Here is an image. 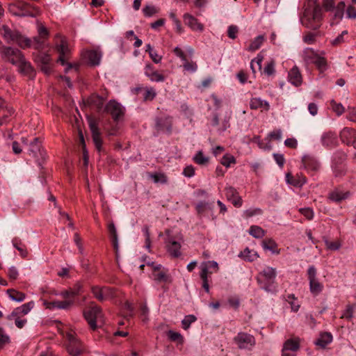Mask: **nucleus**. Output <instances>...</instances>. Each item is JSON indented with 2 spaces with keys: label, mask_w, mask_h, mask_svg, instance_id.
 <instances>
[{
  "label": "nucleus",
  "mask_w": 356,
  "mask_h": 356,
  "mask_svg": "<svg viewBox=\"0 0 356 356\" xmlns=\"http://www.w3.org/2000/svg\"><path fill=\"white\" fill-rule=\"evenodd\" d=\"M174 54L184 63L188 60L187 54L179 47H176L173 50Z\"/></svg>",
  "instance_id": "0e129e2a"
},
{
  "label": "nucleus",
  "mask_w": 356,
  "mask_h": 356,
  "mask_svg": "<svg viewBox=\"0 0 356 356\" xmlns=\"http://www.w3.org/2000/svg\"><path fill=\"white\" fill-rule=\"evenodd\" d=\"M325 243L327 248L331 250H337L341 247V244L338 241H330L326 240Z\"/></svg>",
  "instance_id": "69168bd1"
},
{
  "label": "nucleus",
  "mask_w": 356,
  "mask_h": 356,
  "mask_svg": "<svg viewBox=\"0 0 356 356\" xmlns=\"http://www.w3.org/2000/svg\"><path fill=\"white\" fill-rule=\"evenodd\" d=\"M183 67L185 70L191 72H194L197 69V65L196 63L193 62V61L189 62L188 60H186L184 63Z\"/></svg>",
  "instance_id": "bf43d9fd"
},
{
  "label": "nucleus",
  "mask_w": 356,
  "mask_h": 356,
  "mask_svg": "<svg viewBox=\"0 0 356 356\" xmlns=\"http://www.w3.org/2000/svg\"><path fill=\"white\" fill-rule=\"evenodd\" d=\"M354 314V307L351 305H348L346 307V309L343 312L341 318H346L349 321L352 320Z\"/></svg>",
  "instance_id": "864d4df0"
},
{
  "label": "nucleus",
  "mask_w": 356,
  "mask_h": 356,
  "mask_svg": "<svg viewBox=\"0 0 356 356\" xmlns=\"http://www.w3.org/2000/svg\"><path fill=\"white\" fill-rule=\"evenodd\" d=\"M346 15L348 18L356 19V8L349 6L346 10Z\"/></svg>",
  "instance_id": "774afa93"
},
{
  "label": "nucleus",
  "mask_w": 356,
  "mask_h": 356,
  "mask_svg": "<svg viewBox=\"0 0 356 356\" xmlns=\"http://www.w3.org/2000/svg\"><path fill=\"white\" fill-rule=\"evenodd\" d=\"M105 110L110 113L115 121H117L124 114V108L120 104L115 100H111L106 106Z\"/></svg>",
  "instance_id": "f8f14e48"
},
{
  "label": "nucleus",
  "mask_w": 356,
  "mask_h": 356,
  "mask_svg": "<svg viewBox=\"0 0 356 356\" xmlns=\"http://www.w3.org/2000/svg\"><path fill=\"white\" fill-rule=\"evenodd\" d=\"M249 234L256 238H261L265 235V231L260 227L252 225L249 229Z\"/></svg>",
  "instance_id": "ea45409f"
},
{
  "label": "nucleus",
  "mask_w": 356,
  "mask_h": 356,
  "mask_svg": "<svg viewBox=\"0 0 356 356\" xmlns=\"http://www.w3.org/2000/svg\"><path fill=\"white\" fill-rule=\"evenodd\" d=\"M94 297L99 301L103 302L113 297V291L108 286H95L91 289Z\"/></svg>",
  "instance_id": "9d476101"
},
{
  "label": "nucleus",
  "mask_w": 356,
  "mask_h": 356,
  "mask_svg": "<svg viewBox=\"0 0 356 356\" xmlns=\"http://www.w3.org/2000/svg\"><path fill=\"white\" fill-rule=\"evenodd\" d=\"M143 12L146 17H151L153 15L156 14L158 10L153 6H146L143 8Z\"/></svg>",
  "instance_id": "680f3d73"
},
{
  "label": "nucleus",
  "mask_w": 356,
  "mask_h": 356,
  "mask_svg": "<svg viewBox=\"0 0 356 356\" xmlns=\"http://www.w3.org/2000/svg\"><path fill=\"white\" fill-rule=\"evenodd\" d=\"M286 180L289 184L295 187H302L307 181L305 177H293L290 173L286 174Z\"/></svg>",
  "instance_id": "c85d7f7f"
},
{
  "label": "nucleus",
  "mask_w": 356,
  "mask_h": 356,
  "mask_svg": "<svg viewBox=\"0 0 356 356\" xmlns=\"http://www.w3.org/2000/svg\"><path fill=\"white\" fill-rule=\"evenodd\" d=\"M10 13L17 17H35L40 15L38 8L22 1H17L8 6Z\"/></svg>",
  "instance_id": "7ed1b4c3"
},
{
  "label": "nucleus",
  "mask_w": 356,
  "mask_h": 356,
  "mask_svg": "<svg viewBox=\"0 0 356 356\" xmlns=\"http://www.w3.org/2000/svg\"><path fill=\"white\" fill-rule=\"evenodd\" d=\"M1 34L4 38V40L10 43V42H16L21 47L26 48L29 46V41L24 40L25 44L21 43L22 35L17 31L11 30L8 26L3 25L1 31Z\"/></svg>",
  "instance_id": "423d86ee"
},
{
  "label": "nucleus",
  "mask_w": 356,
  "mask_h": 356,
  "mask_svg": "<svg viewBox=\"0 0 356 356\" xmlns=\"http://www.w3.org/2000/svg\"><path fill=\"white\" fill-rule=\"evenodd\" d=\"M88 103L95 105L98 108H101L104 104L103 99L98 95H92L88 99Z\"/></svg>",
  "instance_id": "37998d69"
},
{
  "label": "nucleus",
  "mask_w": 356,
  "mask_h": 356,
  "mask_svg": "<svg viewBox=\"0 0 356 356\" xmlns=\"http://www.w3.org/2000/svg\"><path fill=\"white\" fill-rule=\"evenodd\" d=\"M332 341V336L329 332L322 333L319 338L315 341V344L321 348L326 347Z\"/></svg>",
  "instance_id": "7c9ffc66"
},
{
  "label": "nucleus",
  "mask_w": 356,
  "mask_h": 356,
  "mask_svg": "<svg viewBox=\"0 0 356 356\" xmlns=\"http://www.w3.org/2000/svg\"><path fill=\"white\" fill-rule=\"evenodd\" d=\"M345 2L340 1L337 6L332 9L333 16L331 18V24H337L343 18L345 8Z\"/></svg>",
  "instance_id": "aec40b11"
},
{
  "label": "nucleus",
  "mask_w": 356,
  "mask_h": 356,
  "mask_svg": "<svg viewBox=\"0 0 356 356\" xmlns=\"http://www.w3.org/2000/svg\"><path fill=\"white\" fill-rule=\"evenodd\" d=\"M167 252L172 257L177 258L181 256V243L172 236H168L165 239Z\"/></svg>",
  "instance_id": "9b49d317"
},
{
  "label": "nucleus",
  "mask_w": 356,
  "mask_h": 356,
  "mask_svg": "<svg viewBox=\"0 0 356 356\" xmlns=\"http://www.w3.org/2000/svg\"><path fill=\"white\" fill-rule=\"evenodd\" d=\"M35 303L33 301L29 302L22 305L20 307L15 308L10 314L7 316L8 320H13L14 317H22L26 315L34 307Z\"/></svg>",
  "instance_id": "4468645a"
},
{
  "label": "nucleus",
  "mask_w": 356,
  "mask_h": 356,
  "mask_svg": "<svg viewBox=\"0 0 356 356\" xmlns=\"http://www.w3.org/2000/svg\"><path fill=\"white\" fill-rule=\"evenodd\" d=\"M264 40V38L263 35H259L254 38V40L251 42L248 47L249 51H255L258 49L261 45L262 44Z\"/></svg>",
  "instance_id": "79ce46f5"
},
{
  "label": "nucleus",
  "mask_w": 356,
  "mask_h": 356,
  "mask_svg": "<svg viewBox=\"0 0 356 356\" xmlns=\"http://www.w3.org/2000/svg\"><path fill=\"white\" fill-rule=\"evenodd\" d=\"M145 74L149 79L151 81L163 82L165 77L158 71L155 70L151 64H147L145 67Z\"/></svg>",
  "instance_id": "a211bd4d"
},
{
  "label": "nucleus",
  "mask_w": 356,
  "mask_h": 356,
  "mask_svg": "<svg viewBox=\"0 0 356 356\" xmlns=\"http://www.w3.org/2000/svg\"><path fill=\"white\" fill-rule=\"evenodd\" d=\"M168 337L172 341H177L180 343H182L184 341L182 335L180 333L172 330H169L168 332Z\"/></svg>",
  "instance_id": "de8ad7c7"
},
{
  "label": "nucleus",
  "mask_w": 356,
  "mask_h": 356,
  "mask_svg": "<svg viewBox=\"0 0 356 356\" xmlns=\"http://www.w3.org/2000/svg\"><path fill=\"white\" fill-rule=\"evenodd\" d=\"M348 193H343L340 191H334L329 195V198L334 202H338L343 200L346 199L348 197Z\"/></svg>",
  "instance_id": "e433bc0d"
},
{
  "label": "nucleus",
  "mask_w": 356,
  "mask_h": 356,
  "mask_svg": "<svg viewBox=\"0 0 356 356\" xmlns=\"http://www.w3.org/2000/svg\"><path fill=\"white\" fill-rule=\"evenodd\" d=\"M261 245L264 250H269L273 254H278L280 253V250L277 249V245L276 242L271 238L264 240L262 241Z\"/></svg>",
  "instance_id": "2f4dec72"
},
{
  "label": "nucleus",
  "mask_w": 356,
  "mask_h": 356,
  "mask_svg": "<svg viewBox=\"0 0 356 356\" xmlns=\"http://www.w3.org/2000/svg\"><path fill=\"white\" fill-rule=\"evenodd\" d=\"M36 60L38 63L39 65H40L50 64L51 59L49 54L45 53H40L37 56Z\"/></svg>",
  "instance_id": "a18cd8bd"
},
{
  "label": "nucleus",
  "mask_w": 356,
  "mask_h": 356,
  "mask_svg": "<svg viewBox=\"0 0 356 356\" xmlns=\"http://www.w3.org/2000/svg\"><path fill=\"white\" fill-rule=\"evenodd\" d=\"M307 276L309 282V291L314 296L320 294L323 290V284L317 277V270L314 266H310L307 270Z\"/></svg>",
  "instance_id": "20e7f679"
},
{
  "label": "nucleus",
  "mask_w": 356,
  "mask_h": 356,
  "mask_svg": "<svg viewBox=\"0 0 356 356\" xmlns=\"http://www.w3.org/2000/svg\"><path fill=\"white\" fill-rule=\"evenodd\" d=\"M67 352L72 356H78L82 353L80 342L68 343L67 346Z\"/></svg>",
  "instance_id": "4c0bfd02"
},
{
  "label": "nucleus",
  "mask_w": 356,
  "mask_h": 356,
  "mask_svg": "<svg viewBox=\"0 0 356 356\" xmlns=\"http://www.w3.org/2000/svg\"><path fill=\"white\" fill-rule=\"evenodd\" d=\"M156 92L153 88H146L143 92V99L145 101L152 100L156 97Z\"/></svg>",
  "instance_id": "09e8293b"
},
{
  "label": "nucleus",
  "mask_w": 356,
  "mask_h": 356,
  "mask_svg": "<svg viewBox=\"0 0 356 356\" xmlns=\"http://www.w3.org/2000/svg\"><path fill=\"white\" fill-rule=\"evenodd\" d=\"M239 256L248 261H253L259 257V254L256 251L250 250L248 248H246L243 252H241Z\"/></svg>",
  "instance_id": "72a5a7b5"
},
{
  "label": "nucleus",
  "mask_w": 356,
  "mask_h": 356,
  "mask_svg": "<svg viewBox=\"0 0 356 356\" xmlns=\"http://www.w3.org/2000/svg\"><path fill=\"white\" fill-rule=\"evenodd\" d=\"M193 161L199 165H204L208 163L209 158L205 156L202 151H199L193 157Z\"/></svg>",
  "instance_id": "c03bdc74"
},
{
  "label": "nucleus",
  "mask_w": 356,
  "mask_h": 356,
  "mask_svg": "<svg viewBox=\"0 0 356 356\" xmlns=\"http://www.w3.org/2000/svg\"><path fill=\"white\" fill-rule=\"evenodd\" d=\"M151 177L155 183L166 184L168 178L163 173H155L151 175Z\"/></svg>",
  "instance_id": "3c124183"
},
{
  "label": "nucleus",
  "mask_w": 356,
  "mask_h": 356,
  "mask_svg": "<svg viewBox=\"0 0 356 356\" xmlns=\"http://www.w3.org/2000/svg\"><path fill=\"white\" fill-rule=\"evenodd\" d=\"M58 37L60 38V43H57L56 44V49L60 54L58 62H60L61 65H65V58L70 52V49L65 39L64 38H60V36Z\"/></svg>",
  "instance_id": "f3484780"
},
{
  "label": "nucleus",
  "mask_w": 356,
  "mask_h": 356,
  "mask_svg": "<svg viewBox=\"0 0 356 356\" xmlns=\"http://www.w3.org/2000/svg\"><path fill=\"white\" fill-rule=\"evenodd\" d=\"M1 53L3 59L17 66L19 73L29 77L35 76V71L31 64L25 59L24 55L19 49L3 47L1 49Z\"/></svg>",
  "instance_id": "f03ea898"
},
{
  "label": "nucleus",
  "mask_w": 356,
  "mask_h": 356,
  "mask_svg": "<svg viewBox=\"0 0 356 356\" xmlns=\"http://www.w3.org/2000/svg\"><path fill=\"white\" fill-rule=\"evenodd\" d=\"M154 278L156 282H166L168 281V276L166 274V272L163 270H158L157 272H154Z\"/></svg>",
  "instance_id": "49530a36"
},
{
  "label": "nucleus",
  "mask_w": 356,
  "mask_h": 356,
  "mask_svg": "<svg viewBox=\"0 0 356 356\" xmlns=\"http://www.w3.org/2000/svg\"><path fill=\"white\" fill-rule=\"evenodd\" d=\"M201 271L200 273V277L202 281V287L205 290L207 293L209 292V278L211 275L213 273L212 271L209 270V268L207 266L206 264L203 263L201 264L200 266Z\"/></svg>",
  "instance_id": "6ab92c4d"
},
{
  "label": "nucleus",
  "mask_w": 356,
  "mask_h": 356,
  "mask_svg": "<svg viewBox=\"0 0 356 356\" xmlns=\"http://www.w3.org/2000/svg\"><path fill=\"white\" fill-rule=\"evenodd\" d=\"M12 243L13 246L19 252L20 255L24 258L26 257L28 251L21 239L15 237L13 239Z\"/></svg>",
  "instance_id": "473e14b6"
},
{
  "label": "nucleus",
  "mask_w": 356,
  "mask_h": 356,
  "mask_svg": "<svg viewBox=\"0 0 356 356\" xmlns=\"http://www.w3.org/2000/svg\"><path fill=\"white\" fill-rule=\"evenodd\" d=\"M196 317L194 315H187L181 321L182 327L187 330L191 324L196 321Z\"/></svg>",
  "instance_id": "8fccbe9b"
},
{
  "label": "nucleus",
  "mask_w": 356,
  "mask_h": 356,
  "mask_svg": "<svg viewBox=\"0 0 356 356\" xmlns=\"http://www.w3.org/2000/svg\"><path fill=\"white\" fill-rule=\"evenodd\" d=\"M234 341L240 349H250L255 345L254 336L245 332H238Z\"/></svg>",
  "instance_id": "6e6552de"
},
{
  "label": "nucleus",
  "mask_w": 356,
  "mask_h": 356,
  "mask_svg": "<svg viewBox=\"0 0 356 356\" xmlns=\"http://www.w3.org/2000/svg\"><path fill=\"white\" fill-rule=\"evenodd\" d=\"M108 229L110 234L111 239L113 245V248L115 251V253L118 254L119 250V243H118V236L116 227L115 224L111 222L108 225Z\"/></svg>",
  "instance_id": "cd10ccee"
},
{
  "label": "nucleus",
  "mask_w": 356,
  "mask_h": 356,
  "mask_svg": "<svg viewBox=\"0 0 356 356\" xmlns=\"http://www.w3.org/2000/svg\"><path fill=\"white\" fill-rule=\"evenodd\" d=\"M321 142L323 146L333 148L338 145L337 135L332 131L325 132L321 136Z\"/></svg>",
  "instance_id": "2eb2a0df"
},
{
  "label": "nucleus",
  "mask_w": 356,
  "mask_h": 356,
  "mask_svg": "<svg viewBox=\"0 0 356 356\" xmlns=\"http://www.w3.org/2000/svg\"><path fill=\"white\" fill-rule=\"evenodd\" d=\"M235 162V158L232 155L227 154L222 156L220 163L224 166L228 168L230 166L231 163H234Z\"/></svg>",
  "instance_id": "603ef678"
},
{
  "label": "nucleus",
  "mask_w": 356,
  "mask_h": 356,
  "mask_svg": "<svg viewBox=\"0 0 356 356\" xmlns=\"http://www.w3.org/2000/svg\"><path fill=\"white\" fill-rule=\"evenodd\" d=\"M225 190L227 200L236 207H241L243 201L236 189L232 186H227Z\"/></svg>",
  "instance_id": "dca6fc26"
},
{
  "label": "nucleus",
  "mask_w": 356,
  "mask_h": 356,
  "mask_svg": "<svg viewBox=\"0 0 356 356\" xmlns=\"http://www.w3.org/2000/svg\"><path fill=\"white\" fill-rule=\"evenodd\" d=\"M348 34V31H343L341 32V33L340 35H339L336 38H334V40H332L331 41V44L333 45V46H338L342 43L344 42V35H346Z\"/></svg>",
  "instance_id": "4d7b16f0"
},
{
  "label": "nucleus",
  "mask_w": 356,
  "mask_h": 356,
  "mask_svg": "<svg viewBox=\"0 0 356 356\" xmlns=\"http://www.w3.org/2000/svg\"><path fill=\"white\" fill-rule=\"evenodd\" d=\"M29 152L30 155L35 159H38L40 156H42L41 142L38 138H35L31 143Z\"/></svg>",
  "instance_id": "bb28decb"
},
{
  "label": "nucleus",
  "mask_w": 356,
  "mask_h": 356,
  "mask_svg": "<svg viewBox=\"0 0 356 356\" xmlns=\"http://www.w3.org/2000/svg\"><path fill=\"white\" fill-rule=\"evenodd\" d=\"M302 163L305 168L312 172H316L320 168L319 162L312 156H304L302 159Z\"/></svg>",
  "instance_id": "4be33fe9"
},
{
  "label": "nucleus",
  "mask_w": 356,
  "mask_h": 356,
  "mask_svg": "<svg viewBox=\"0 0 356 356\" xmlns=\"http://www.w3.org/2000/svg\"><path fill=\"white\" fill-rule=\"evenodd\" d=\"M74 304V300L72 299L65 300L63 301H58L57 305V309H68Z\"/></svg>",
  "instance_id": "5fc2aeb1"
},
{
  "label": "nucleus",
  "mask_w": 356,
  "mask_h": 356,
  "mask_svg": "<svg viewBox=\"0 0 356 356\" xmlns=\"http://www.w3.org/2000/svg\"><path fill=\"white\" fill-rule=\"evenodd\" d=\"M7 293L12 300L19 302L24 301L26 298L25 293L15 289H8Z\"/></svg>",
  "instance_id": "f704fd0d"
},
{
  "label": "nucleus",
  "mask_w": 356,
  "mask_h": 356,
  "mask_svg": "<svg viewBox=\"0 0 356 356\" xmlns=\"http://www.w3.org/2000/svg\"><path fill=\"white\" fill-rule=\"evenodd\" d=\"M84 317L91 329L95 330L97 328L96 321L103 318L102 309L96 305H92L88 310L84 312Z\"/></svg>",
  "instance_id": "0eeeda50"
},
{
  "label": "nucleus",
  "mask_w": 356,
  "mask_h": 356,
  "mask_svg": "<svg viewBox=\"0 0 356 356\" xmlns=\"http://www.w3.org/2000/svg\"><path fill=\"white\" fill-rule=\"evenodd\" d=\"M331 106L333 111L335 112L337 115H341L344 112L343 105L340 103L335 102L334 100L331 101Z\"/></svg>",
  "instance_id": "6e6d98bb"
},
{
  "label": "nucleus",
  "mask_w": 356,
  "mask_h": 356,
  "mask_svg": "<svg viewBox=\"0 0 356 356\" xmlns=\"http://www.w3.org/2000/svg\"><path fill=\"white\" fill-rule=\"evenodd\" d=\"M264 72L267 76H271L275 74V62L273 60L270 61L265 66Z\"/></svg>",
  "instance_id": "13d9d810"
},
{
  "label": "nucleus",
  "mask_w": 356,
  "mask_h": 356,
  "mask_svg": "<svg viewBox=\"0 0 356 356\" xmlns=\"http://www.w3.org/2000/svg\"><path fill=\"white\" fill-rule=\"evenodd\" d=\"M301 24L307 29L316 30L321 26L322 9L318 0H305L302 6Z\"/></svg>",
  "instance_id": "f257e3e1"
},
{
  "label": "nucleus",
  "mask_w": 356,
  "mask_h": 356,
  "mask_svg": "<svg viewBox=\"0 0 356 356\" xmlns=\"http://www.w3.org/2000/svg\"><path fill=\"white\" fill-rule=\"evenodd\" d=\"M81 290V286L77 285L76 288L69 291H64L60 293V296L68 300L70 298H74V296L79 294Z\"/></svg>",
  "instance_id": "a19ab883"
},
{
  "label": "nucleus",
  "mask_w": 356,
  "mask_h": 356,
  "mask_svg": "<svg viewBox=\"0 0 356 356\" xmlns=\"http://www.w3.org/2000/svg\"><path fill=\"white\" fill-rule=\"evenodd\" d=\"M299 348L300 343L298 339H289L284 342L282 349L294 353Z\"/></svg>",
  "instance_id": "c756f323"
},
{
  "label": "nucleus",
  "mask_w": 356,
  "mask_h": 356,
  "mask_svg": "<svg viewBox=\"0 0 356 356\" xmlns=\"http://www.w3.org/2000/svg\"><path fill=\"white\" fill-rule=\"evenodd\" d=\"M313 63L317 67L321 73L327 70L328 67L326 58L321 55H319L318 58H316V60H313Z\"/></svg>",
  "instance_id": "c9c22d12"
},
{
  "label": "nucleus",
  "mask_w": 356,
  "mask_h": 356,
  "mask_svg": "<svg viewBox=\"0 0 356 356\" xmlns=\"http://www.w3.org/2000/svg\"><path fill=\"white\" fill-rule=\"evenodd\" d=\"M87 120L89 128L92 133L93 143L97 149L100 152L102 149V140L101 138V133L98 127V122L97 120L90 116H88Z\"/></svg>",
  "instance_id": "1a4fd4ad"
},
{
  "label": "nucleus",
  "mask_w": 356,
  "mask_h": 356,
  "mask_svg": "<svg viewBox=\"0 0 356 356\" xmlns=\"http://www.w3.org/2000/svg\"><path fill=\"white\" fill-rule=\"evenodd\" d=\"M289 81L295 86H299L302 81V75L296 66L290 70L288 74Z\"/></svg>",
  "instance_id": "5701e85b"
},
{
  "label": "nucleus",
  "mask_w": 356,
  "mask_h": 356,
  "mask_svg": "<svg viewBox=\"0 0 356 356\" xmlns=\"http://www.w3.org/2000/svg\"><path fill=\"white\" fill-rule=\"evenodd\" d=\"M84 56L91 65H98L101 60L102 53L97 50H90L86 52Z\"/></svg>",
  "instance_id": "a878e982"
},
{
  "label": "nucleus",
  "mask_w": 356,
  "mask_h": 356,
  "mask_svg": "<svg viewBox=\"0 0 356 356\" xmlns=\"http://www.w3.org/2000/svg\"><path fill=\"white\" fill-rule=\"evenodd\" d=\"M300 212L307 219L311 220L314 217V212L310 208H302L300 209Z\"/></svg>",
  "instance_id": "338daca9"
},
{
  "label": "nucleus",
  "mask_w": 356,
  "mask_h": 356,
  "mask_svg": "<svg viewBox=\"0 0 356 356\" xmlns=\"http://www.w3.org/2000/svg\"><path fill=\"white\" fill-rule=\"evenodd\" d=\"M319 54H318L313 49L307 48L305 49L303 52L304 59L310 63H313V60H316V58H318Z\"/></svg>",
  "instance_id": "58836bf2"
},
{
  "label": "nucleus",
  "mask_w": 356,
  "mask_h": 356,
  "mask_svg": "<svg viewBox=\"0 0 356 356\" xmlns=\"http://www.w3.org/2000/svg\"><path fill=\"white\" fill-rule=\"evenodd\" d=\"M184 21L185 24L188 26L193 31L202 32L204 30V26L193 15L188 13L184 15Z\"/></svg>",
  "instance_id": "412c9836"
},
{
  "label": "nucleus",
  "mask_w": 356,
  "mask_h": 356,
  "mask_svg": "<svg viewBox=\"0 0 356 356\" xmlns=\"http://www.w3.org/2000/svg\"><path fill=\"white\" fill-rule=\"evenodd\" d=\"M156 128L159 131H167L171 132L172 130V120L170 117L164 118H158L156 121Z\"/></svg>",
  "instance_id": "393cba45"
},
{
  "label": "nucleus",
  "mask_w": 356,
  "mask_h": 356,
  "mask_svg": "<svg viewBox=\"0 0 356 356\" xmlns=\"http://www.w3.org/2000/svg\"><path fill=\"white\" fill-rule=\"evenodd\" d=\"M238 32V28L236 26L230 25L228 27L227 35L229 38L235 39L237 37Z\"/></svg>",
  "instance_id": "e2e57ef3"
},
{
  "label": "nucleus",
  "mask_w": 356,
  "mask_h": 356,
  "mask_svg": "<svg viewBox=\"0 0 356 356\" xmlns=\"http://www.w3.org/2000/svg\"><path fill=\"white\" fill-rule=\"evenodd\" d=\"M250 108L252 110L262 108L264 111H268L270 109V104L260 97H252L250 100Z\"/></svg>",
  "instance_id": "b1692460"
},
{
  "label": "nucleus",
  "mask_w": 356,
  "mask_h": 356,
  "mask_svg": "<svg viewBox=\"0 0 356 356\" xmlns=\"http://www.w3.org/2000/svg\"><path fill=\"white\" fill-rule=\"evenodd\" d=\"M277 275L276 269L272 267H266L263 271L260 272L258 277L257 280L260 284L261 287L266 291H268V287L267 284H270L274 282V280Z\"/></svg>",
  "instance_id": "39448f33"
},
{
  "label": "nucleus",
  "mask_w": 356,
  "mask_h": 356,
  "mask_svg": "<svg viewBox=\"0 0 356 356\" xmlns=\"http://www.w3.org/2000/svg\"><path fill=\"white\" fill-rule=\"evenodd\" d=\"M340 138L343 143L353 145L356 148V131L352 128L345 127L340 132Z\"/></svg>",
  "instance_id": "ddd939ff"
},
{
  "label": "nucleus",
  "mask_w": 356,
  "mask_h": 356,
  "mask_svg": "<svg viewBox=\"0 0 356 356\" xmlns=\"http://www.w3.org/2000/svg\"><path fill=\"white\" fill-rule=\"evenodd\" d=\"M296 298L293 294H289L287 296V301L290 303L291 309L293 312H297L299 309L300 305L295 302Z\"/></svg>",
  "instance_id": "052dcab7"
}]
</instances>
